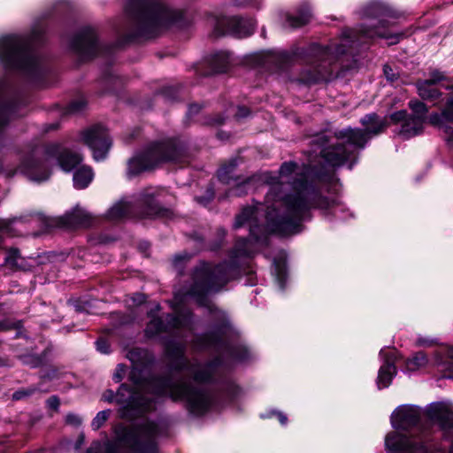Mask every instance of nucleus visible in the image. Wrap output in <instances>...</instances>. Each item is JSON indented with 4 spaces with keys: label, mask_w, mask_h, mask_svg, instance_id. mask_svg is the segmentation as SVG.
<instances>
[{
    "label": "nucleus",
    "mask_w": 453,
    "mask_h": 453,
    "mask_svg": "<svg viewBox=\"0 0 453 453\" xmlns=\"http://www.w3.org/2000/svg\"><path fill=\"white\" fill-rule=\"evenodd\" d=\"M187 258V255H178L174 257V265L177 266L179 262L182 259Z\"/></svg>",
    "instance_id": "obj_57"
},
{
    "label": "nucleus",
    "mask_w": 453,
    "mask_h": 453,
    "mask_svg": "<svg viewBox=\"0 0 453 453\" xmlns=\"http://www.w3.org/2000/svg\"><path fill=\"white\" fill-rule=\"evenodd\" d=\"M157 427L152 423H147L143 427L132 434V450L135 453H157L155 437Z\"/></svg>",
    "instance_id": "obj_18"
},
{
    "label": "nucleus",
    "mask_w": 453,
    "mask_h": 453,
    "mask_svg": "<svg viewBox=\"0 0 453 453\" xmlns=\"http://www.w3.org/2000/svg\"><path fill=\"white\" fill-rule=\"evenodd\" d=\"M168 395L173 400L186 401L193 412L202 413L211 404V395L200 389L192 388L189 382L181 380L175 384L161 378L144 380L134 382V388L122 384L114 394L107 390L103 395V400L107 403L116 402L121 405L122 416H128L129 411L142 413L150 410L151 401L155 397Z\"/></svg>",
    "instance_id": "obj_3"
},
{
    "label": "nucleus",
    "mask_w": 453,
    "mask_h": 453,
    "mask_svg": "<svg viewBox=\"0 0 453 453\" xmlns=\"http://www.w3.org/2000/svg\"><path fill=\"white\" fill-rule=\"evenodd\" d=\"M16 324L5 320H0V331L8 330L10 328L15 327Z\"/></svg>",
    "instance_id": "obj_50"
},
{
    "label": "nucleus",
    "mask_w": 453,
    "mask_h": 453,
    "mask_svg": "<svg viewBox=\"0 0 453 453\" xmlns=\"http://www.w3.org/2000/svg\"><path fill=\"white\" fill-rule=\"evenodd\" d=\"M444 80V75L440 71H433L431 73V78L427 80L426 81H431L433 84L435 85L436 82H439L441 81Z\"/></svg>",
    "instance_id": "obj_41"
},
{
    "label": "nucleus",
    "mask_w": 453,
    "mask_h": 453,
    "mask_svg": "<svg viewBox=\"0 0 453 453\" xmlns=\"http://www.w3.org/2000/svg\"><path fill=\"white\" fill-rule=\"evenodd\" d=\"M388 453H428V446L423 437L406 436L398 432L386 435Z\"/></svg>",
    "instance_id": "obj_12"
},
{
    "label": "nucleus",
    "mask_w": 453,
    "mask_h": 453,
    "mask_svg": "<svg viewBox=\"0 0 453 453\" xmlns=\"http://www.w3.org/2000/svg\"><path fill=\"white\" fill-rule=\"evenodd\" d=\"M102 445L99 441H95L92 443L90 448L87 450L86 453H99L101 451Z\"/></svg>",
    "instance_id": "obj_47"
},
{
    "label": "nucleus",
    "mask_w": 453,
    "mask_h": 453,
    "mask_svg": "<svg viewBox=\"0 0 453 453\" xmlns=\"http://www.w3.org/2000/svg\"><path fill=\"white\" fill-rule=\"evenodd\" d=\"M311 10L309 5L302 6L296 14L288 15L287 25L290 27H300L307 24L311 19Z\"/></svg>",
    "instance_id": "obj_25"
},
{
    "label": "nucleus",
    "mask_w": 453,
    "mask_h": 453,
    "mask_svg": "<svg viewBox=\"0 0 453 453\" xmlns=\"http://www.w3.org/2000/svg\"><path fill=\"white\" fill-rule=\"evenodd\" d=\"M230 355L233 360L242 362L249 358L250 354L246 348L242 347L240 349L231 350Z\"/></svg>",
    "instance_id": "obj_34"
},
{
    "label": "nucleus",
    "mask_w": 453,
    "mask_h": 453,
    "mask_svg": "<svg viewBox=\"0 0 453 453\" xmlns=\"http://www.w3.org/2000/svg\"><path fill=\"white\" fill-rule=\"evenodd\" d=\"M274 274L280 288H284L286 279L285 257L281 256L280 260L273 259Z\"/></svg>",
    "instance_id": "obj_28"
},
{
    "label": "nucleus",
    "mask_w": 453,
    "mask_h": 453,
    "mask_svg": "<svg viewBox=\"0 0 453 453\" xmlns=\"http://www.w3.org/2000/svg\"><path fill=\"white\" fill-rule=\"evenodd\" d=\"M217 29L221 34H230L235 37L242 38L250 35L254 32L255 22L252 19L237 16L225 17L218 21Z\"/></svg>",
    "instance_id": "obj_16"
},
{
    "label": "nucleus",
    "mask_w": 453,
    "mask_h": 453,
    "mask_svg": "<svg viewBox=\"0 0 453 453\" xmlns=\"http://www.w3.org/2000/svg\"><path fill=\"white\" fill-rule=\"evenodd\" d=\"M155 308H156V311H157L159 310V305L157 304Z\"/></svg>",
    "instance_id": "obj_62"
},
{
    "label": "nucleus",
    "mask_w": 453,
    "mask_h": 453,
    "mask_svg": "<svg viewBox=\"0 0 453 453\" xmlns=\"http://www.w3.org/2000/svg\"><path fill=\"white\" fill-rule=\"evenodd\" d=\"M362 20L353 29H346L339 42H297L289 50H262L250 57H341L354 55L356 50L366 48L374 38L386 40L388 45L398 43L406 32L396 28L395 12L381 1H372L362 7Z\"/></svg>",
    "instance_id": "obj_2"
},
{
    "label": "nucleus",
    "mask_w": 453,
    "mask_h": 453,
    "mask_svg": "<svg viewBox=\"0 0 453 453\" xmlns=\"http://www.w3.org/2000/svg\"><path fill=\"white\" fill-rule=\"evenodd\" d=\"M434 341L433 339L419 337L417 340V344L418 346H431L433 345Z\"/></svg>",
    "instance_id": "obj_45"
},
{
    "label": "nucleus",
    "mask_w": 453,
    "mask_h": 453,
    "mask_svg": "<svg viewBox=\"0 0 453 453\" xmlns=\"http://www.w3.org/2000/svg\"><path fill=\"white\" fill-rule=\"evenodd\" d=\"M449 453H453V442H452V445H451V448H450Z\"/></svg>",
    "instance_id": "obj_61"
},
{
    "label": "nucleus",
    "mask_w": 453,
    "mask_h": 453,
    "mask_svg": "<svg viewBox=\"0 0 453 453\" xmlns=\"http://www.w3.org/2000/svg\"><path fill=\"white\" fill-rule=\"evenodd\" d=\"M155 196L156 191L150 188L140 193L137 197L123 198L108 211L107 217L111 220H119L133 216L141 218L158 216L161 210L155 203Z\"/></svg>",
    "instance_id": "obj_7"
},
{
    "label": "nucleus",
    "mask_w": 453,
    "mask_h": 453,
    "mask_svg": "<svg viewBox=\"0 0 453 453\" xmlns=\"http://www.w3.org/2000/svg\"><path fill=\"white\" fill-rule=\"evenodd\" d=\"M82 141L92 150L96 161L104 160L111 146L107 130L100 126H94L82 133Z\"/></svg>",
    "instance_id": "obj_14"
},
{
    "label": "nucleus",
    "mask_w": 453,
    "mask_h": 453,
    "mask_svg": "<svg viewBox=\"0 0 453 453\" xmlns=\"http://www.w3.org/2000/svg\"><path fill=\"white\" fill-rule=\"evenodd\" d=\"M36 171H37L36 167H33L31 169L26 170V174L27 175L28 179H30L33 181H36V182H42V181H44L49 179V176H50L49 173L45 172L42 175L39 176L37 174Z\"/></svg>",
    "instance_id": "obj_33"
},
{
    "label": "nucleus",
    "mask_w": 453,
    "mask_h": 453,
    "mask_svg": "<svg viewBox=\"0 0 453 453\" xmlns=\"http://www.w3.org/2000/svg\"><path fill=\"white\" fill-rule=\"evenodd\" d=\"M261 0H254V3L252 4L255 6H258L260 4Z\"/></svg>",
    "instance_id": "obj_58"
},
{
    "label": "nucleus",
    "mask_w": 453,
    "mask_h": 453,
    "mask_svg": "<svg viewBox=\"0 0 453 453\" xmlns=\"http://www.w3.org/2000/svg\"><path fill=\"white\" fill-rule=\"evenodd\" d=\"M47 405L50 409L57 410L59 406V399L57 396H50L47 400Z\"/></svg>",
    "instance_id": "obj_44"
},
{
    "label": "nucleus",
    "mask_w": 453,
    "mask_h": 453,
    "mask_svg": "<svg viewBox=\"0 0 453 453\" xmlns=\"http://www.w3.org/2000/svg\"><path fill=\"white\" fill-rule=\"evenodd\" d=\"M380 356L384 357V364L380 366L377 378V386L381 389L388 388L396 374V367L395 365V351L381 349Z\"/></svg>",
    "instance_id": "obj_21"
},
{
    "label": "nucleus",
    "mask_w": 453,
    "mask_h": 453,
    "mask_svg": "<svg viewBox=\"0 0 453 453\" xmlns=\"http://www.w3.org/2000/svg\"><path fill=\"white\" fill-rule=\"evenodd\" d=\"M255 180H256L255 177L250 178V179H249V180H248V181H247V183H246V184H250L251 182H253V181H255Z\"/></svg>",
    "instance_id": "obj_59"
},
{
    "label": "nucleus",
    "mask_w": 453,
    "mask_h": 453,
    "mask_svg": "<svg viewBox=\"0 0 453 453\" xmlns=\"http://www.w3.org/2000/svg\"><path fill=\"white\" fill-rule=\"evenodd\" d=\"M430 363L453 373V348H441L431 361L424 352H417L406 360L405 366L408 371L413 372L426 367Z\"/></svg>",
    "instance_id": "obj_13"
},
{
    "label": "nucleus",
    "mask_w": 453,
    "mask_h": 453,
    "mask_svg": "<svg viewBox=\"0 0 453 453\" xmlns=\"http://www.w3.org/2000/svg\"><path fill=\"white\" fill-rule=\"evenodd\" d=\"M309 167L300 166L293 162L281 165L279 175L265 172L257 179L267 185L265 203L245 207L236 217L234 227L248 225L250 238L240 243L239 252L250 256L249 245L262 243L269 233L282 236L298 234L302 231L301 222L305 219L311 208L326 211L334 209L335 200H328L319 195L308 181Z\"/></svg>",
    "instance_id": "obj_1"
},
{
    "label": "nucleus",
    "mask_w": 453,
    "mask_h": 453,
    "mask_svg": "<svg viewBox=\"0 0 453 453\" xmlns=\"http://www.w3.org/2000/svg\"><path fill=\"white\" fill-rule=\"evenodd\" d=\"M28 394L24 392V391H17L13 394L12 397L13 399L15 400H19L21 399L23 396L25 395H27Z\"/></svg>",
    "instance_id": "obj_53"
},
{
    "label": "nucleus",
    "mask_w": 453,
    "mask_h": 453,
    "mask_svg": "<svg viewBox=\"0 0 453 453\" xmlns=\"http://www.w3.org/2000/svg\"><path fill=\"white\" fill-rule=\"evenodd\" d=\"M421 411L414 405L403 404L397 407L391 414L390 422L394 428L408 430L418 426Z\"/></svg>",
    "instance_id": "obj_17"
},
{
    "label": "nucleus",
    "mask_w": 453,
    "mask_h": 453,
    "mask_svg": "<svg viewBox=\"0 0 453 453\" xmlns=\"http://www.w3.org/2000/svg\"><path fill=\"white\" fill-rule=\"evenodd\" d=\"M94 178V173L89 166H82L73 173V186L75 188L83 189L87 188Z\"/></svg>",
    "instance_id": "obj_26"
},
{
    "label": "nucleus",
    "mask_w": 453,
    "mask_h": 453,
    "mask_svg": "<svg viewBox=\"0 0 453 453\" xmlns=\"http://www.w3.org/2000/svg\"><path fill=\"white\" fill-rule=\"evenodd\" d=\"M20 257L19 251L17 250H10L5 257V263L11 265L13 267L19 268L21 264L19 262L20 260Z\"/></svg>",
    "instance_id": "obj_32"
},
{
    "label": "nucleus",
    "mask_w": 453,
    "mask_h": 453,
    "mask_svg": "<svg viewBox=\"0 0 453 453\" xmlns=\"http://www.w3.org/2000/svg\"><path fill=\"white\" fill-rule=\"evenodd\" d=\"M166 351L171 356L180 357L176 364V368L184 371L186 375L191 377L193 380L197 383L209 381L215 374L218 366L221 363V360L218 358L204 365L190 363L183 357V349L180 345H178L173 351L171 350L170 345H167Z\"/></svg>",
    "instance_id": "obj_11"
},
{
    "label": "nucleus",
    "mask_w": 453,
    "mask_h": 453,
    "mask_svg": "<svg viewBox=\"0 0 453 453\" xmlns=\"http://www.w3.org/2000/svg\"><path fill=\"white\" fill-rule=\"evenodd\" d=\"M273 414L277 415L279 421L281 425H286L288 421L287 416L280 411H273Z\"/></svg>",
    "instance_id": "obj_51"
},
{
    "label": "nucleus",
    "mask_w": 453,
    "mask_h": 453,
    "mask_svg": "<svg viewBox=\"0 0 453 453\" xmlns=\"http://www.w3.org/2000/svg\"><path fill=\"white\" fill-rule=\"evenodd\" d=\"M124 372H125V366L123 365H119L117 367V372L114 374V379L116 380V381L121 380V379L123 378L122 373H124Z\"/></svg>",
    "instance_id": "obj_49"
},
{
    "label": "nucleus",
    "mask_w": 453,
    "mask_h": 453,
    "mask_svg": "<svg viewBox=\"0 0 453 453\" xmlns=\"http://www.w3.org/2000/svg\"><path fill=\"white\" fill-rule=\"evenodd\" d=\"M122 45L120 42H103L97 39L95 29L85 27L71 38L67 39L66 46L73 52L88 57L105 56L117 52Z\"/></svg>",
    "instance_id": "obj_10"
},
{
    "label": "nucleus",
    "mask_w": 453,
    "mask_h": 453,
    "mask_svg": "<svg viewBox=\"0 0 453 453\" xmlns=\"http://www.w3.org/2000/svg\"><path fill=\"white\" fill-rule=\"evenodd\" d=\"M14 111L12 104H7L0 101V134L11 120Z\"/></svg>",
    "instance_id": "obj_29"
},
{
    "label": "nucleus",
    "mask_w": 453,
    "mask_h": 453,
    "mask_svg": "<svg viewBox=\"0 0 453 453\" xmlns=\"http://www.w3.org/2000/svg\"><path fill=\"white\" fill-rule=\"evenodd\" d=\"M136 355V351L135 350H131L128 352L127 354V357L132 361V363H135L136 360L134 358V356Z\"/></svg>",
    "instance_id": "obj_56"
},
{
    "label": "nucleus",
    "mask_w": 453,
    "mask_h": 453,
    "mask_svg": "<svg viewBox=\"0 0 453 453\" xmlns=\"http://www.w3.org/2000/svg\"><path fill=\"white\" fill-rule=\"evenodd\" d=\"M15 60H21V61H25V60H30L31 58H14Z\"/></svg>",
    "instance_id": "obj_60"
},
{
    "label": "nucleus",
    "mask_w": 453,
    "mask_h": 453,
    "mask_svg": "<svg viewBox=\"0 0 453 453\" xmlns=\"http://www.w3.org/2000/svg\"><path fill=\"white\" fill-rule=\"evenodd\" d=\"M213 196H214V193L210 188L207 190L206 197H196V201L203 205H206L213 198Z\"/></svg>",
    "instance_id": "obj_43"
},
{
    "label": "nucleus",
    "mask_w": 453,
    "mask_h": 453,
    "mask_svg": "<svg viewBox=\"0 0 453 453\" xmlns=\"http://www.w3.org/2000/svg\"><path fill=\"white\" fill-rule=\"evenodd\" d=\"M199 110H200V107L197 104H192L188 108V114L197 112Z\"/></svg>",
    "instance_id": "obj_55"
},
{
    "label": "nucleus",
    "mask_w": 453,
    "mask_h": 453,
    "mask_svg": "<svg viewBox=\"0 0 453 453\" xmlns=\"http://www.w3.org/2000/svg\"><path fill=\"white\" fill-rule=\"evenodd\" d=\"M22 362L30 367H37L42 364V358L39 356L27 355L22 357Z\"/></svg>",
    "instance_id": "obj_35"
},
{
    "label": "nucleus",
    "mask_w": 453,
    "mask_h": 453,
    "mask_svg": "<svg viewBox=\"0 0 453 453\" xmlns=\"http://www.w3.org/2000/svg\"><path fill=\"white\" fill-rule=\"evenodd\" d=\"M249 114V111L244 107H239L236 112L237 117L243 118Z\"/></svg>",
    "instance_id": "obj_52"
},
{
    "label": "nucleus",
    "mask_w": 453,
    "mask_h": 453,
    "mask_svg": "<svg viewBox=\"0 0 453 453\" xmlns=\"http://www.w3.org/2000/svg\"><path fill=\"white\" fill-rule=\"evenodd\" d=\"M229 167L227 166H224L222 168H220V170L219 171V178L222 180V181H226V182H228V178L226 177V173H228L229 170H228Z\"/></svg>",
    "instance_id": "obj_48"
},
{
    "label": "nucleus",
    "mask_w": 453,
    "mask_h": 453,
    "mask_svg": "<svg viewBox=\"0 0 453 453\" xmlns=\"http://www.w3.org/2000/svg\"><path fill=\"white\" fill-rule=\"evenodd\" d=\"M238 191H239V188H236V189H235V193H236L237 195H240V193H239Z\"/></svg>",
    "instance_id": "obj_63"
},
{
    "label": "nucleus",
    "mask_w": 453,
    "mask_h": 453,
    "mask_svg": "<svg viewBox=\"0 0 453 453\" xmlns=\"http://www.w3.org/2000/svg\"><path fill=\"white\" fill-rule=\"evenodd\" d=\"M111 411L104 410L99 411L91 422V427L94 430H98L108 419Z\"/></svg>",
    "instance_id": "obj_31"
},
{
    "label": "nucleus",
    "mask_w": 453,
    "mask_h": 453,
    "mask_svg": "<svg viewBox=\"0 0 453 453\" xmlns=\"http://www.w3.org/2000/svg\"><path fill=\"white\" fill-rule=\"evenodd\" d=\"M418 93L425 100H434L440 96V92L431 81H420L417 83Z\"/></svg>",
    "instance_id": "obj_27"
},
{
    "label": "nucleus",
    "mask_w": 453,
    "mask_h": 453,
    "mask_svg": "<svg viewBox=\"0 0 453 453\" xmlns=\"http://www.w3.org/2000/svg\"><path fill=\"white\" fill-rule=\"evenodd\" d=\"M132 300L134 304L140 305L145 302V296L142 294L136 293L133 296Z\"/></svg>",
    "instance_id": "obj_46"
},
{
    "label": "nucleus",
    "mask_w": 453,
    "mask_h": 453,
    "mask_svg": "<svg viewBox=\"0 0 453 453\" xmlns=\"http://www.w3.org/2000/svg\"><path fill=\"white\" fill-rule=\"evenodd\" d=\"M365 130L358 128H345L335 133V142L328 143L326 135H319L316 144L321 149L320 153L325 161L331 166H341L355 157V153L363 149L371 135L380 134L384 125L377 115L368 114L361 119Z\"/></svg>",
    "instance_id": "obj_5"
},
{
    "label": "nucleus",
    "mask_w": 453,
    "mask_h": 453,
    "mask_svg": "<svg viewBox=\"0 0 453 453\" xmlns=\"http://www.w3.org/2000/svg\"><path fill=\"white\" fill-rule=\"evenodd\" d=\"M210 59V65H220V66H215L213 68L214 73H225L227 71L226 66L225 65L227 58H209Z\"/></svg>",
    "instance_id": "obj_36"
},
{
    "label": "nucleus",
    "mask_w": 453,
    "mask_h": 453,
    "mask_svg": "<svg viewBox=\"0 0 453 453\" xmlns=\"http://www.w3.org/2000/svg\"><path fill=\"white\" fill-rule=\"evenodd\" d=\"M94 221L95 218L91 213L77 205L61 217L49 219L48 225L50 226L76 228L90 226Z\"/></svg>",
    "instance_id": "obj_15"
},
{
    "label": "nucleus",
    "mask_w": 453,
    "mask_h": 453,
    "mask_svg": "<svg viewBox=\"0 0 453 453\" xmlns=\"http://www.w3.org/2000/svg\"><path fill=\"white\" fill-rule=\"evenodd\" d=\"M86 102L83 99H79L72 102L69 104L68 111L71 113H76L84 109Z\"/></svg>",
    "instance_id": "obj_37"
},
{
    "label": "nucleus",
    "mask_w": 453,
    "mask_h": 453,
    "mask_svg": "<svg viewBox=\"0 0 453 453\" xmlns=\"http://www.w3.org/2000/svg\"><path fill=\"white\" fill-rule=\"evenodd\" d=\"M180 150L173 142L157 143L128 161L127 175L134 177L162 161H175Z\"/></svg>",
    "instance_id": "obj_9"
},
{
    "label": "nucleus",
    "mask_w": 453,
    "mask_h": 453,
    "mask_svg": "<svg viewBox=\"0 0 453 453\" xmlns=\"http://www.w3.org/2000/svg\"><path fill=\"white\" fill-rule=\"evenodd\" d=\"M212 57H231V53L227 50H219V52L215 53Z\"/></svg>",
    "instance_id": "obj_54"
},
{
    "label": "nucleus",
    "mask_w": 453,
    "mask_h": 453,
    "mask_svg": "<svg viewBox=\"0 0 453 453\" xmlns=\"http://www.w3.org/2000/svg\"><path fill=\"white\" fill-rule=\"evenodd\" d=\"M150 320L145 329V334L147 337H154L161 332L169 331L172 328L181 327L184 324L179 317H173L167 315L165 318L166 324L164 321L154 315L153 311H150L149 314Z\"/></svg>",
    "instance_id": "obj_22"
},
{
    "label": "nucleus",
    "mask_w": 453,
    "mask_h": 453,
    "mask_svg": "<svg viewBox=\"0 0 453 453\" xmlns=\"http://www.w3.org/2000/svg\"><path fill=\"white\" fill-rule=\"evenodd\" d=\"M45 27L35 21L27 34H4L0 35V57H27L40 44Z\"/></svg>",
    "instance_id": "obj_8"
},
{
    "label": "nucleus",
    "mask_w": 453,
    "mask_h": 453,
    "mask_svg": "<svg viewBox=\"0 0 453 453\" xmlns=\"http://www.w3.org/2000/svg\"><path fill=\"white\" fill-rule=\"evenodd\" d=\"M429 123L443 134L448 142H453V98L440 114L430 115Z\"/></svg>",
    "instance_id": "obj_20"
},
{
    "label": "nucleus",
    "mask_w": 453,
    "mask_h": 453,
    "mask_svg": "<svg viewBox=\"0 0 453 453\" xmlns=\"http://www.w3.org/2000/svg\"><path fill=\"white\" fill-rule=\"evenodd\" d=\"M409 106L414 113L413 117L420 118L424 121L425 115L427 112L426 104L417 100H411L409 103Z\"/></svg>",
    "instance_id": "obj_30"
},
{
    "label": "nucleus",
    "mask_w": 453,
    "mask_h": 453,
    "mask_svg": "<svg viewBox=\"0 0 453 453\" xmlns=\"http://www.w3.org/2000/svg\"><path fill=\"white\" fill-rule=\"evenodd\" d=\"M407 117L405 111H400L391 115V119L395 122L404 121L400 130V134L408 139L421 133L424 121L420 118Z\"/></svg>",
    "instance_id": "obj_23"
},
{
    "label": "nucleus",
    "mask_w": 453,
    "mask_h": 453,
    "mask_svg": "<svg viewBox=\"0 0 453 453\" xmlns=\"http://www.w3.org/2000/svg\"><path fill=\"white\" fill-rule=\"evenodd\" d=\"M383 72L388 80L393 81L397 79V74L394 73L393 69L389 65H384Z\"/></svg>",
    "instance_id": "obj_42"
},
{
    "label": "nucleus",
    "mask_w": 453,
    "mask_h": 453,
    "mask_svg": "<svg viewBox=\"0 0 453 453\" xmlns=\"http://www.w3.org/2000/svg\"><path fill=\"white\" fill-rule=\"evenodd\" d=\"M429 418L442 428L450 427L453 424V412L449 405L443 403H431L427 410Z\"/></svg>",
    "instance_id": "obj_24"
},
{
    "label": "nucleus",
    "mask_w": 453,
    "mask_h": 453,
    "mask_svg": "<svg viewBox=\"0 0 453 453\" xmlns=\"http://www.w3.org/2000/svg\"><path fill=\"white\" fill-rule=\"evenodd\" d=\"M65 421L67 424L73 425V426H80L81 424V418L78 415L73 414V413L67 414L65 417Z\"/></svg>",
    "instance_id": "obj_40"
},
{
    "label": "nucleus",
    "mask_w": 453,
    "mask_h": 453,
    "mask_svg": "<svg viewBox=\"0 0 453 453\" xmlns=\"http://www.w3.org/2000/svg\"><path fill=\"white\" fill-rule=\"evenodd\" d=\"M127 10L132 16L131 37L151 39L184 25L180 9L161 0H127Z\"/></svg>",
    "instance_id": "obj_4"
},
{
    "label": "nucleus",
    "mask_w": 453,
    "mask_h": 453,
    "mask_svg": "<svg viewBox=\"0 0 453 453\" xmlns=\"http://www.w3.org/2000/svg\"><path fill=\"white\" fill-rule=\"evenodd\" d=\"M221 342L214 336H205L203 338V342L200 343L201 347L206 348L210 346H219Z\"/></svg>",
    "instance_id": "obj_38"
},
{
    "label": "nucleus",
    "mask_w": 453,
    "mask_h": 453,
    "mask_svg": "<svg viewBox=\"0 0 453 453\" xmlns=\"http://www.w3.org/2000/svg\"><path fill=\"white\" fill-rule=\"evenodd\" d=\"M46 156L48 160H56L60 167L65 172H69L73 169L82 160L80 154L63 149L58 144H51L48 146L46 149Z\"/></svg>",
    "instance_id": "obj_19"
},
{
    "label": "nucleus",
    "mask_w": 453,
    "mask_h": 453,
    "mask_svg": "<svg viewBox=\"0 0 453 453\" xmlns=\"http://www.w3.org/2000/svg\"><path fill=\"white\" fill-rule=\"evenodd\" d=\"M96 349L103 354H107L110 351V345L107 341L100 339L96 342Z\"/></svg>",
    "instance_id": "obj_39"
},
{
    "label": "nucleus",
    "mask_w": 453,
    "mask_h": 453,
    "mask_svg": "<svg viewBox=\"0 0 453 453\" xmlns=\"http://www.w3.org/2000/svg\"><path fill=\"white\" fill-rule=\"evenodd\" d=\"M234 271V265L226 262L218 265L200 263L193 271L189 284L175 293V302L179 303L191 298L201 306H209L208 296L219 291L230 280Z\"/></svg>",
    "instance_id": "obj_6"
}]
</instances>
